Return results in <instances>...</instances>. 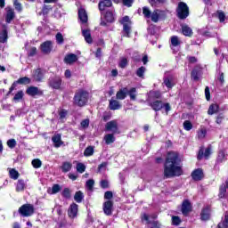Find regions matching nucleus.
Listing matches in <instances>:
<instances>
[{"label": "nucleus", "instance_id": "nucleus-12", "mask_svg": "<svg viewBox=\"0 0 228 228\" xmlns=\"http://www.w3.org/2000/svg\"><path fill=\"white\" fill-rule=\"evenodd\" d=\"M192 206L190 200H183L182 202L181 211L183 216H188L191 213Z\"/></svg>", "mask_w": 228, "mask_h": 228}, {"label": "nucleus", "instance_id": "nucleus-8", "mask_svg": "<svg viewBox=\"0 0 228 228\" xmlns=\"http://www.w3.org/2000/svg\"><path fill=\"white\" fill-rule=\"evenodd\" d=\"M105 131H111L113 134H120V130L118 129V123L117 120H111L106 123Z\"/></svg>", "mask_w": 228, "mask_h": 228}, {"label": "nucleus", "instance_id": "nucleus-14", "mask_svg": "<svg viewBox=\"0 0 228 228\" xmlns=\"http://www.w3.org/2000/svg\"><path fill=\"white\" fill-rule=\"evenodd\" d=\"M209 156H211V146L206 148L205 151L204 148H200L197 155V159L198 161L202 160V158H205V159H209Z\"/></svg>", "mask_w": 228, "mask_h": 228}, {"label": "nucleus", "instance_id": "nucleus-38", "mask_svg": "<svg viewBox=\"0 0 228 228\" xmlns=\"http://www.w3.org/2000/svg\"><path fill=\"white\" fill-rule=\"evenodd\" d=\"M61 169L64 174H67V172H70V170H72V163L67 161L63 162L61 167Z\"/></svg>", "mask_w": 228, "mask_h": 228}, {"label": "nucleus", "instance_id": "nucleus-39", "mask_svg": "<svg viewBox=\"0 0 228 228\" xmlns=\"http://www.w3.org/2000/svg\"><path fill=\"white\" fill-rule=\"evenodd\" d=\"M147 70V69H145V67L141 66L140 68L137 69L135 74L137 77H141V79H144L145 78V71Z\"/></svg>", "mask_w": 228, "mask_h": 228}, {"label": "nucleus", "instance_id": "nucleus-26", "mask_svg": "<svg viewBox=\"0 0 228 228\" xmlns=\"http://www.w3.org/2000/svg\"><path fill=\"white\" fill-rule=\"evenodd\" d=\"M182 35L191 37H193V29H191L188 25H182Z\"/></svg>", "mask_w": 228, "mask_h": 228}, {"label": "nucleus", "instance_id": "nucleus-22", "mask_svg": "<svg viewBox=\"0 0 228 228\" xmlns=\"http://www.w3.org/2000/svg\"><path fill=\"white\" fill-rule=\"evenodd\" d=\"M52 142L54 143V147L59 149L63 145V141H61V134H57L52 137Z\"/></svg>", "mask_w": 228, "mask_h": 228}, {"label": "nucleus", "instance_id": "nucleus-60", "mask_svg": "<svg viewBox=\"0 0 228 228\" xmlns=\"http://www.w3.org/2000/svg\"><path fill=\"white\" fill-rule=\"evenodd\" d=\"M55 38H56V43L59 45H61L63 44V42H65V39L63 38V35L61 32L56 34Z\"/></svg>", "mask_w": 228, "mask_h": 228}, {"label": "nucleus", "instance_id": "nucleus-30", "mask_svg": "<svg viewBox=\"0 0 228 228\" xmlns=\"http://www.w3.org/2000/svg\"><path fill=\"white\" fill-rule=\"evenodd\" d=\"M82 35L87 44H92L94 39H92V33H90V29H83Z\"/></svg>", "mask_w": 228, "mask_h": 228}, {"label": "nucleus", "instance_id": "nucleus-53", "mask_svg": "<svg viewBox=\"0 0 228 228\" xmlns=\"http://www.w3.org/2000/svg\"><path fill=\"white\" fill-rule=\"evenodd\" d=\"M86 170V166H85V164L81 162L77 164V172H78V174H83L85 173Z\"/></svg>", "mask_w": 228, "mask_h": 228}, {"label": "nucleus", "instance_id": "nucleus-48", "mask_svg": "<svg viewBox=\"0 0 228 228\" xmlns=\"http://www.w3.org/2000/svg\"><path fill=\"white\" fill-rule=\"evenodd\" d=\"M38 53V50L36 46L30 47V49L28 51L27 56L28 58H33V56H37Z\"/></svg>", "mask_w": 228, "mask_h": 228}, {"label": "nucleus", "instance_id": "nucleus-40", "mask_svg": "<svg viewBox=\"0 0 228 228\" xmlns=\"http://www.w3.org/2000/svg\"><path fill=\"white\" fill-rule=\"evenodd\" d=\"M22 99H24V92L22 90H20L15 94L12 101L14 102H19L20 101H22Z\"/></svg>", "mask_w": 228, "mask_h": 228}, {"label": "nucleus", "instance_id": "nucleus-20", "mask_svg": "<svg viewBox=\"0 0 228 228\" xmlns=\"http://www.w3.org/2000/svg\"><path fill=\"white\" fill-rule=\"evenodd\" d=\"M200 74H202V70L196 66L191 72V77L193 81H199V79H200Z\"/></svg>", "mask_w": 228, "mask_h": 228}, {"label": "nucleus", "instance_id": "nucleus-31", "mask_svg": "<svg viewBox=\"0 0 228 228\" xmlns=\"http://www.w3.org/2000/svg\"><path fill=\"white\" fill-rule=\"evenodd\" d=\"M218 197L220 199H227V188L225 187V183H222L219 186Z\"/></svg>", "mask_w": 228, "mask_h": 228}, {"label": "nucleus", "instance_id": "nucleus-41", "mask_svg": "<svg viewBox=\"0 0 228 228\" xmlns=\"http://www.w3.org/2000/svg\"><path fill=\"white\" fill-rule=\"evenodd\" d=\"M19 175H20V174H19V171H17V169H15V168L10 169L9 176L11 179L17 181V179H19Z\"/></svg>", "mask_w": 228, "mask_h": 228}, {"label": "nucleus", "instance_id": "nucleus-23", "mask_svg": "<svg viewBox=\"0 0 228 228\" xmlns=\"http://www.w3.org/2000/svg\"><path fill=\"white\" fill-rule=\"evenodd\" d=\"M76 61H77V55L75 53L67 54L64 58V62L68 65H72V63H76Z\"/></svg>", "mask_w": 228, "mask_h": 228}, {"label": "nucleus", "instance_id": "nucleus-11", "mask_svg": "<svg viewBox=\"0 0 228 228\" xmlns=\"http://www.w3.org/2000/svg\"><path fill=\"white\" fill-rule=\"evenodd\" d=\"M39 49L43 54H51L53 52V41L47 40L43 42L40 45Z\"/></svg>", "mask_w": 228, "mask_h": 228}, {"label": "nucleus", "instance_id": "nucleus-9", "mask_svg": "<svg viewBox=\"0 0 228 228\" xmlns=\"http://www.w3.org/2000/svg\"><path fill=\"white\" fill-rule=\"evenodd\" d=\"M201 222H208L211 220V206L207 205L201 209L200 214Z\"/></svg>", "mask_w": 228, "mask_h": 228}, {"label": "nucleus", "instance_id": "nucleus-62", "mask_svg": "<svg viewBox=\"0 0 228 228\" xmlns=\"http://www.w3.org/2000/svg\"><path fill=\"white\" fill-rule=\"evenodd\" d=\"M100 186L102 190H106L110 188V182H108V180H102L100 182Z\"/></svg>", "mask_w": 228, "mask_h": 228}, {"label": "nucleus", "instance_id": "nucleus-6", "mask_svg": "<svg viewBox=\"0 0 228 228\" xmlns=\"http://www.w3.org/2000/svg\"><path fill=\"white\" fill-rule=\"evenodd\" d=\"M62 83H63V80L60 76L51 77L48 79V86L50 88H53V90H61Z\"/></svg>", "mask_w": 228, "mask_h": 228}, {"label": "nucleus", "instance_id": "nucleus-16", "mask_svg": "<svg viewBox=\"0 0 228 228\" xmlns=\"http://www.w3.org/2000/svg\"><path fill=\"white\" fill-rule=\"evenodd\" d=\"M8 42V25L3 24L0 31V44H6Z\"/></svg>", "mask_w": 228, "mask_h": 228}, {"label": "nucleus", "instance_id": "nucleus-44", "mask_svg": "<svg viewBox=\"0 0 228 228\" xmlns=\"http://www.w3.org/2000/svg\"><path fill=\"white\" fill-rule=\"evenodd\" d=\"M94 146H88L84 151V156H86V158H90V156H94Z\"/></svg>", "mask_w": 228, "mask_h": 228}, {"label": "nucleus", "instance_id": "nucleus-33", "mask_svg": "<svg viewBox=\"0 0 228 228\" xmlns=\"http://www.w3.org/2000/svg\"><path fill=\"white\" fill-rule=\"evenodd\" d=\"M110 110H112L115 111L116 110H120L122 108V105H120V102L117 100H110L109 103Z\"/></svg>", "mask_w": 228, "mask_h": 228}, {"label": "nucleus", "instance_id": "nucleus-7", "mask_svg": "<svg viewBox=\"0 0 228 228\" xmlns=\"http://www.w3.org/2000/svg\"><path fill=\"white\" fill-rule=\"evenodd\" d=\"M27 95L30 97H42L44 95V91L37 86H30L26 89Z\"/></svg>", "mask_w": 228, "mask_h": 228}, {"label": "nucleus", "instance_id": "nucleus-19", "mask_svg": "<svg viewBox=\"0 0 228 228\" xmlns=\"http://www.w3.org/2000/svg\"><path fill=\"white\" fill-rule=\"evenodd\" d=\"M111 6H113L111 0H101L98 4V9L100 12H104L106 8H111Z\"/></svg>", "mask_w": 228, "mask_h": 228}, {"label": "nucleus", "instance_id": "nucleus-4", "mask_svg": "<svg viewBox=\"0 0 228 228\" xmlns=\"http://www.w3.org/2000/svg\"><path fill=\"white\" fill-rule=\"evenodd\" d=\"M190 15V7L184 2H179L178 6L176 8V17L180 19V20H184L188 19Z\"/></svg>", "mask_w": 228, "mask_h": 228}, {"label": "nucleus", "instance_id": "nucleus-49", "mask_svg": "<svg viewBox=\"0 0 228 228\" xmlns=\"http://www.w3.org/2000/svg\"><path fill=\"white\" fill-rule=\"evenodd\" d=\"M129 65V61H127V58L122 57L119 61L118 67L120 69H126Z\"/></svg>", "mask_w": 228, "mask_h": 228}, {"label": "nucleus", "instance_id": "nucleus-28", "mask_svg": "<svg viewBox=\"0 0 228 228\" xmlns=\"http://www.w3.org/2000/svg\"><path fill=\"white\" fill-rule=\"evenodd\" d=\"M15 190L18 193L24 191V190H26V181H24V179H19Z\"/></svg>", "mask_w": 228, "mask_h": 228}, {"label": "nucleus", "instance_id": "nucleus-15", "mask_svg": "<svg viewBox=\"0 0 228 228\" xmlns=\"http://www.w3.org/2000/svg\"><path fill=\"white\" fill-rule=\"evenodd\" d=\"M192 181H202L204 179V170L202 168H196L191 174Z\"/></svg>", "mask_w": 228, "mask_h": 228}, {"label": "nucleus", "instance_id": "nucleus-5", "mask_svg": "<svg viewBox=\"0 0 228 228\" xmlns=\"http://www.w3.org/2000/svg\"><path fill=\"white\" fill-rule=\"evenodd\" d=\"M19 215L23 218H28L35 215V206L33 204L26 203L21 205L18 209Z\"/></svg>", "mask_w": 228, "mask_h": 228}, {"label": "nucleus", "instance_id": "nucleus-37", "mask_svg": "<svg viewBox=\"0 0 228 228\" xmlns=\"http://www.w3.org/2000/svg\"><path fill=\"white\" fill-rule=\"evenodd\" d=\"M104 19L106 22H110V23L115 22V16L113 15V12L107 11L105 12Z\"/></svg>", "mask_w": 228, "mask_h": 228}, {"label": "nucleus", "instance_id": "nucleus-24", "mask_svg": "<svg viewBox=\"0 0 228 228\" xmlns=\"http://www.w3.org/2000/svg\"><path fill=\"white\" fill-rule=\"evenodd\" d=\"M216 161L218 165H220V163H224V161H227V155L225 154V150H220L218 151Z\"/></svg>", "mask_w": 228, "mask_h": 228}, {"label": "nucleus", "instance_id": "nucleus-55", "mask_svg": "<svg viewBox=\"0 0 228 228\" xmlns=\"http://www.w3.org/2000/svg\"><path fill=\"white\" fill-rule=\"evenodd\" d=\"M181 222L183 221L181 220V217H179V216H172V225H175V226L181 225Z\"/></svg>", "mask_w": 228, "mask_h": 228}, {"label": "nucleus", "instance_id": "nucleus-17", "mask_svg": "<svg viewBox=\"0 0 228 228\" xmlns=\"http://www.w3.org/2000/svg\"><path fill=\"white\" fill-rule=\"evenodd\" d=\"M5 12V22L6 24H12V20L15 19V11L12 7H6Z\"/></svg>", "mask_w": 228, "mask_h": 228}, {"label": "nucleus", "instance_id": "nucleus-63", "mask_svg": "<svg viewBox=\"0 0 228 228\" xmlns=\"http://www.w3.org/2000/svg\"><path fill=\"white\" fill-rule=\"evenodd\" d=\"M104 199H105V200H111V199H113V191H105Z\"/></svg>", "mask_w": 228, "mask_h": 228}, {"label": "nucleus", "instance_id": "nucleus-56", "mask_svg": "<svg viewBox=\"0 0 228 228\" xmlns=\"http://www.w3.org/2000/svg\"><path fill=\"white\" fill-rule=\"evenodd\" d=\"M183 129H185V131H191V129H193V124H191V121L185 120L183 122Z\"/></svg>", "mask_w": 228, "mask_h": 228}, {"label": "nucleus", "instance_id": "nucleus-10", "mask_svg": "<svg viewBox=\"0 0 228 228\" xmlns=\"http://www.w3.org/2000/svg\"><path fill=\"white\" fill-rule=\"evenodd\" d=\"M77 213H79V206L77 203H71L68 208V216L71 220L77 218Z\"/></svg>", "mask_w": 228, "mask_h": 228}, {"label": "nucleus", "instance_id": "nucleus-29", "mask_svg": "<svg viewBox=\"0 0 228 228\" xmlns=\"http://www.w3.org/2000/svg\"><path fill=\"white\" fill-rule=\"evenodd\" d=\"M117 99L119 101H124L127 97V87H124L123 89H120L116 94Z\"/></svg>", "mask_w": 228, "mask_h": 228}, {"label": "nucleus", "instance_id": "nucleus-61", "mask_svg": "<svg viewBox=\"0 0 228 228\" xmlns=\"http://www.w3.org/2000/svg\"><path fill=\"white\" fill-rule=\"evenodd\" d=\"M7 146L9 147V149H15V147L17 146V141H15V139H9L7 141Z\"/></svg>", "mask_w": 228, "mask_h": 228}, {"label": "nucleus", "instance_id": "nucleus-32", "mask_svg": "<svg viewBox=\"0 0 228 228\" xmlns=\"http://www.w3.org/2000/svg\"><path fill=\"white\" fill-rule=\"evenodd\" d=\"M61 197L66 199V200H70L72 199V191H70V188L65 187L61 191Z\"/></svg>", "mask_w": 228, "mask_h": 228}, {"label": "nucleus", "instance_id": "nucleus-25", "mask_svg": "<svg viewBox=\"0 0 228 228\" xmlns=\"http://www.w3.org/2000/svg\"><path fill=\"white\" fill-rule=\"evenodd\" d=\"M220 111V105L218 103H212L208 110V115H216Z\"/></svg>", "mask_w": 228, "mask_h": 228}, {"label": "nucleus", "instance_id": "nucleus-45", "mask_svg": "<svg viewBox=\"0 0 228 228\" xmlns=\"http://www.w3.org/2000/svg\"><path fill=\"white\" fill-rule=\"evenodd\" d=\"M19 85H31V78L28 77H22L18 79Z\"/></svg>", "mask_w": 228, "mask_h": 228}, {"label": "nucleus", "instance_id": "nucleus-21", "mask_svg": "<svg viewBox=\"0 0 228 228\" xmlns=\"http://www.w3.org/2000/svg\"><path fill=\"white\" fill-rule=\"evenodd\" d=\"M78 19L82 24L88 22V13H86V10L83 8L78 10Z\"/></svg>", "mask_w": 228, "mask_h": 228}, {"label": "nucleus", "instance_id": "nucleus-42", "mask_svg": "<svg viewBox=\"0 0 228 228\" xmlns=\"http://www.w3.org/2000/svg\"><path fill=\"white\" fill-rule=\"evenodd\" d=\"M159 11L155 10L151 12V16L150 19H151V22H159Z\"/></svg>", "mask_w": 228, "mask_h": 228}, {"label": "nucleus", "instance_id": "nucleus-59", "mask_svg": "<svg viewBox=\"0 0 228 228\" xmlns=\"http://www.w3.org/2000/svg\"><path fill=\"white\" fill-rule=\"evenodd\" d=\"M32 167L34 168H40L42 167V160L40 159H35L32 160Z\"/></svg>", "mask_w": 228, "mask_h": 228}, {"label": "nucleus", "instance_id": "nucleus-64", "mask_svg": "<svg viewBox=\"0 0 228 228\" xmlns=\"http://www.w3.org/2000/svg\"><path fill=\"white\" fill-rule=\"evenodd\" d=\"M150 224H151L150 228H161L162 227V224H161V223H159V221H152Z\"/></svg>", "mask_w": 228, "mask_h": 228}, {"label": "nucleus", "instance_id": "nucleus-34", "mask_svg": "<svg viewBox=\"0 0 228 228\" xmlns=\"http://www.w3.org/2000/svg\"><path fill=\"white\" fill-rule=\"evenodd\" d=\"M115 134H107L104 135L106 145H111V143H115Z\"/></svg>", "mask_w": 228, "mask_h": 228}, {"label": "nucleus", "instance_id": "nucleus-1", "mask_svg": "<svg viewBox=\"0 0 228 228\" xmlns=\"http://www.w3.org/2000/svg\"><path fill=\"white\" fill-rule=\"evenodd\" d=\"M184 174L181 167V157L177 151H168L164 161V179L181 177Z\"/></svg>", "mask_w": 228, "mask_h": 228}, {"label": "nucleus", "instance_id": "nucleus-3", "mask_svg": "<svg viewBox=\"0 0 228 228\" xmlns=\"http://www.w3.org/2000/svg\"><path fill=\"white\" fill-rule=\"evenodd\" d=\"M149 106H151V110L156 112L161 111L164 108L166 115H168V113L172 111V106H170V103L163 102L161 100H154L149 103Z\"/></svg>", "mask_w": 228, "mask_h": 228}, {"label": "nucleus", "instance_id": "nucleus-47", "mask_svg": "<svg viewBox=\"0 0 228 228\" xmlns=\"http://www.w3.org/2000/svg\"><path fill=\"white\" fill-rule=\"evenodd\" d=\"M171 45H173V47H178V45H181V40H179V37H171Z\"/></svg>", "mask_w": 228, "mask_h": 228}, {"label": "nucleus", "instance_id": "nucleus-36", "mask_svg": "<svg viewBox=\"0 0 228 228\" xmlns=\"http://www.w3.org/2000/svg\"><path fill=\"white\" fill-rule=\"evenodd\" d=\"M150 97L152 101H158V99H161V91H150Z\"/></svg>", "mask_w": 228, "mask_h": 228}, {"label": "nucleus", "instance_id": "nucleus-13", "mask_svg": "<svg viewBox=\"0 0 228 228\" xmlns=\"http://www.w3.org/2000/svg\"><path fill=\"white\" fill-rule=\"evenodd\" d=\"M102 209L106 216H111L113 215V200H106L103 202Z\"/></svg>", "mask_w": 228, "mask_h": 228}, {"label": "nucleus", "instance_id": "nucleus-57", "mask_svg": "<svg viewBox=\"0 0 228 228\" xmlns=\"http://www.w3.org/2000/svg\"><path fill=\"white\" fill-rule=\"evenodd\" d=\"M95 184V181L94 179H89L86 183V186L89 191H92L94 190V185Z\"/></svg>", "mask_w": 228, "mask_h": 228}, {"label": "nucleus", "instance_id": "nucleus-52", "mask_svg": "<svg viewBox=\"0 0 228 228\" xmlns=\"http://www.w3.org/2000/svg\"><path fill=\"white\" fill-rule=\"evenodd\" d=\"M164 85L167 86V88H174L175 86L172 78L169 77H164Z\"/></svg>", "mask_w": 228, "mask_h": 228}, {"label": "nucleus", "instance_id": "nucleus-35", "mask_svg": "<svg viewBox=\"0 0 228 228\" xmlns=\"http://www.w3.org/2000/svg\"><path fill=\"white\" fill-rule=\"evenodd\" d=\"M84 199H85V194H83V191H78L75 192L74 200L77 201V204H81Z\"/></svg>", "mask_w": 228, "mask_h": 228}, {"label": "nucleus", "instance_id": "nucleus-50", "mask_svg": "<svg viewBox=\"0 0 228 228\" xmlns=\"http://www.w3.org/2000/svg\"><path fill=\"white\" fill-rule=\"evenodd\" d=\"M224 120H225V114H224V112L219 113L216 117V124H218L219 126L224 122Z\"/></svg>", "mask_w": 228, "mask_h": 228}, {"label": "nucleus", "instance_id": "nucleus-2", "mask_svg": "<svg viewBox=\"0 0 228 228\" xmlns=\"http://www.w3.org/2000/svg\"><path fill=\"white\" fill-rule=\"evenodd\" d=\"M88 97L89 94L86 90L78 89L73 97V103L75 106H78V108H83L88 103Z\"/></svg>", "mask_w": 228, "mask_h": 228}, {"label": "nucleus", "instance_id": "nucleus-58", "mask_svg": "<svg viewBox=\"0 0 228 228\" xmlns=\"http://www.w3.org/2000/svg\"><path fill=\"white\" fill-rule=\"evenodd\" d=\"M51 10H53V7H51V5L44 4L41 12H42L43 15H48L49 12H51Z\"/></svg>", "mask_w": 228, "mask_h": 228}, {"label": "nucleus", "instance_id": "nucleus-43", "mask_svg": "<svg viewBox=\"0 0 228 228\" xmlns=\"http://www.w3.org/2000/svg\"><path fill=\"white\" fill-rule=\"evenodd\" d=\"M60 191H61V186L58 183H54L52 186V190H51L50 194L51 195H56V193H60Z\"/></svg>", "mask_w": 228, "mask_h": 228}, {"label": "nucleus", "instance_id": "nucleus-27", "mask_svg": "<svg viewBox=\"0 0 228 228\" xmlns=\"http://www.w3.org/2000/svg\"><path fill=\"white\" fill-rule=\"evenodd\" d=\"M131 26L128 23L123 24L122 37L131 38Z\"/></svg>", "mask_w": 228, "mask_h": 228}, {"label": "nucleus", "instance_id": "nucleus-46", "mask_svg": "<svg viewBox=\"0 0 228 228\" xmlns=\"http://www.w3.org/2000/svg\"><path fill=\"white\" fill-rule=\"evenodd\" d=\"M127 95H129L131 101H136V87L127 90Z\"/></svg>", "mask_w": 228, "mask_h": 228}, {"label": "nucleus", "instance_id": "nucleus-54", "mask_svg": "<svg viewBox=\"0 0 228 228\" xmlns=\"http://www.w3.org/2000/svg\"><path fill=\"white\" fill-rule=\"evenodd\" d=\"M13 6L18 13L22 12V4H20L18 0H13Z\"/></svg>", "mask_w": 228, "mask_h": 228}, {"label": "nucleus", "instance_id": "nucleus-51", "mask_svg": "<svg viewBox=\"0 0 228 228\" xmlns=\"http://www.w3.org/2000/svg\"><path fill=\"white\" fill-rule=\"evenodd\" d=\"M142 15H144L145 19H151L152 12H151V9L149 7H142Z\"/></svg>", "mask_w": 228, "mask_h": 228}, {"label": "nucleus", "instance_id": "nucleus-18", "mask_svg": "<svg viewBox=\"0 0 228 228\" xmlns=\"http://www.w3.org/2000/svg\"><path fill=\"white\" fill-rule=\"evenodd\" d=\"M45 77L44 69L42 68H37L34 70L33 78L37 83H42Z\"/></svg>", "mask_w": 228, "mask_h": 228}]
</instances>
